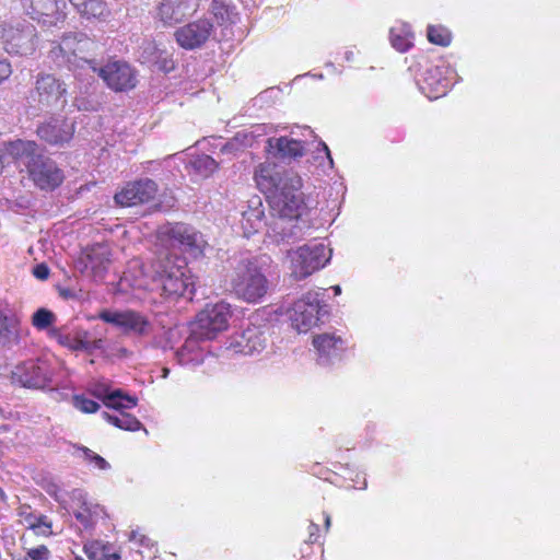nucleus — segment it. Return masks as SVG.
Instances as JSON below:
<instances>
[{
  "mask_svg": "<svg viewBox=\"0 0 560 560\" xmlns=\"http://www.w3.org/2000/svg\"><path fill=\"white\" fill-rule=\"evenodd\" d=\"M319 527L317 524L315 523H311L310 524V538H308V541L310 542H315L316 541V533L318 532Z\"/></svg>",
  "mask_w": 560,
  "mask_h": 560,
  "instance_id": "de8ad7c7",
  "label": "nucleus"
},
{
  "mask_svg": "<svg viewBox=\"0 0 560 560\" xmlns=\"http://www.w3.org/2000/svg\"><path fill=\"white\" fill-rule=\"evenodd\" d=\"M267 340V329L260 326L249 325L242 332L233 337L230 349L235 353L253 355L254 353L261 352L266 348Z\"/></svg>",
  "mask_w": 560,
  "mask_h": 560,
  "instance_id": "dca6fc26",
  "label": "nucleus"
},
{
  "mask_svg": "<svg viewBox=\"0 0 560 560\" xmlns=\"http://www.w3.org/2000/svg\"><path fill=\"white\" fill-rule=\"evenodd\" d=\"M211 12L217 16L223 19L224 14L228 12L224 3L219 0H212L211 2Z\"/></svg>",
  "mask_w": 560,
  "mask_h": 560,
  "instance_id": "49530a36",
  "label": "nucleus"
},
{
  "mask_svg": "<svg viewBox=\"0 0 560 560\" xmlns=\"http://www.w3.org/2000/svg\"><path fill=\"white\" fill-rule=\"evenodd\" d=\"M73 132V124L61 118H50L37 127L38 137L52 145L68 143L72 139Z\"/></svg>",
  "mask_w": 560,
  "mask_h": 560,
  "instance_id": "6ab92c4d",
  "label": "nucleus"
},
{
  "mask_svg": "<svg viewBox=\"0 0 560 560\" xmlns=\"http://www.w3.org/2000/svg\"><path fill=\"white\" fill-rule=\"evenodd\" d=\"M0 42L9 55L30 56L37 47L36 27L27 21L0 25Z\"/></svg>",
  "mask_w": 560,
  "mask_h": 560,
  "instance_id": "423d86ee",
  "label": "nucleus"
},
{
  "mask_svg": "<svg viewBox=\"0 0 560 560\" xmlns=\"http://www.w3.org/2000/svg\"><path fill=\"white\" fill-rule=\"evenodd\" d=\"M102 416L110 424L126 431H138L142 428V423L135 416L127 412H119L118 416H115L104 411Z\"/></svg>",
  "mask_w": 560,
  "mask_h": 560,
  "instance_id": "473e14b6",
  "label": "nucleus"
},
{
  "mask_svg": "<svg viewBox=\"0 0 560 560\" xmlns=\"http://www.w3.org/2000/svg\"><path fill=\"white\" fill-rule=\"evenodd\" d=\"M56 320V315L47 308H38L32 316V324L38 330H45L52 328V324Z\"/></svg>",
  "mask_w": 560,
  "mask_h": 560,
  "instance_id": "c9c22d12",
  "label": "nucleus"
},
{
  "mask_svg": "<svg viewBox=\"0 0 560 560\" xmlns=\"http://www.w3.org/2000/svg\"><path fill=\"white\" fill-rule=\"evenodd\" d=\"M214 32V25L210 19H198L178 27L174 37L176 43L186 50L202 47Z\"/></svg>",
  "mask_w": 560,
  "mask_h": 560,
  "instance_id": "f8f14e48",
  "label": "nucleus"
},
{
  "mask_svg": "<svg viewBox=\"0 0 560 560\" xmlns=\"http://www.w3.org/2000/svg\"><path fill=\"white\" fill-rule=\"evenodd\" d=\"M445 70V66H434L425 71L420 89L428 98L436 100L447 93L450 81L443 77Z\"/></svg>",
  "mask_w": 560,
  "mask_h": 560,
  "instance_id": "5701e85b",
  "label": "nucleus"
},
{
  "mask_svg": "<svg viewBox=\"0 0 560 560\" xmlns=\"http://www.w3.org/2000/svg\"><path fill=\"white\" fill-rule=\"evenodd\" d=\"M80 262L84 265V271L90 270L94 278L103 279L110 262L108 247L103 244L93 245Z\"/></svg>",
  "mask_w": 560,
  "mask_h": 560,
  "instance_id": "4be33fe9",
  "label": "nucleus"
},
{
  "mask_svg": "<svg viewBox=\"0 0 560 560\" xmlns=\"http://www.w3.org/2000/svg\"><path fill=\"white\" fill-rule=\"evenodd\" d=\"M12 74L11 63L7 59H0V84Z\"/></svg>",
  "mask_w": 560,
  "mask_h": 560,
  "instance_id": "a18cd8bd",
  "label": "nucleus"
},
{
  "mask_svg": "<svg viewBox=\"0 0 560 560\" xmlns=\"http://www.w3.org/2000/svg\"><path fill=\"white\" fill-rule=\"evenodd\" d=\"M50 273V270L46 264H38L33 268V275L38 280H46L48 279Z\"/></svg>",
  "mask_w": 560,
  "mask_h": 560,
  "instance_id": "c03bdc74",
  "label": "nucleus"
},
{
  "mask_svg": "<svg viewBox=\"0 0 560 560\" xmlns=\"http://www.w3.org/2000/svg\"><path fill=\"white\" fill-rule=\"evenodd\" d=\"M322 145L327 154V158L329 159L330 163H332V159H331V155H330V151L328 149V147L326 145V143L322 142Z\"/></svg>",
  "mask_w": 560,
  "mask_h": 560,
  "instance_id": "8fccbe9b",
  "label": "nucleus"
},
{
  "mask_svg": "<svg viewBox=\"0 0 560 560\" xmlns=\"http://www.w3.org/2000/svg\"><path fill=\"white\" fill-rule=\"evenodd\" d=\"M69 2L86 20H105L109 15L104 0H69Z\"/></svg>",
  "mask_w": 560,
  "mask_h": 560,
  "instance_id": "cd10ccee",
  "label": "nucleus"
},
{
  "mask_svg": "<svg viewBox=\"0 0 560 560\" xmlns=\"http://www.w3.org/2000/svg\"><path fill=\"white\" fill-rule=\"evenodd\" d=\"M313 346L317 351V361L320 365H329L340 359L345 351V341L334 334H320L313 338Z\"/></svg>",
  "mask_w": 560,
  "mask_h": 560,
  "instance_id": "aec40b11",
  "label": "nucleus"
},
{
  "mask_svg": "<svg viewBox=\"0 0 560 560\" xmlns=\"http://www.w3.org/2000/svg\"><path fill=\"white\" fill-rule=\"evenodd\" d=\"M163 372H164V375H163V376L165 377V376L167 375V373H168V370H167V369H164V371H163Z\"/></svg>",
  "mask_w": 560,
  "mask_h": 560,
  "instance_id": "5fc2aeb1",
  "label": "nucleus"
},
{
  "mask_svg": "<svg viewBox=\"0 0 560 560\" xmlns=\"http://www.w3.org/2000/svg\"><path fill=\"white\" fill-rule=\"evenodd\" d=\"M19 325L14 318L0 313V346L11 348L19 343Z\"/></svg>",
  "mask_w": 560,
  "mask_h": 560,
  "instance_id": "c756f323",
  "label": "nucleus"
},
{
  "mask_svg": "<svg viewBox=\"0 0 560 560\" xmlns=\"http://www.w3.org/2000/svg\"><path fill=\"white\" fill-rule=\"evenodd\" d=\"M161 55L162 51L152 42H148L142 47L141 58L143 59V62L158 63L159 59L161 58Z\"/></svg>",
  "mask_w": 560,
  "mask_h": 560,
  "instance_id": "ea45409f",
  "label": "nucleus"
},
{
  "mask_svg": "<svg viewBox=\"0 0 560 560\" xmlns=\"http://www.w3.org/2000/svg\"><path fill=\"white\" fill-rule=\"evenodd\" d=\"M95 43L84 33L73 32L62 36L61 42L51 48L50 57L58 67H66L77 73L79 70H91L97 73L105 84L115 92H127L137 85V72L125 60L110 59L100 66L88 55Z\"/></svg>",
  "mask_w": 560,
  "mask_h": 560,
  "instance_id": "f257e3e1",
  "label": "nucleus"
},
{
  "mask_svg": "<svg viewBox=\"0 0 560 560\" xmlns=\"http://www.w3.org/2000/svg\"><path fill=\"white\" fill-rule=\"evenodd\" d=\"M219 164L217 161L210 155H199L192 161V167L197 173H199L203 177L210 176L213 172L217 171Z\"/></svg>",
  "mask_w": 560,
  "mask_h": 560,
  "instance_id": "f704fd0d",
  "label": "nucleus"
},
{
  "mask_svg": "<svg viewBox=\"0 0 560 560\" xmlns=\"http://www.w3.org/2000/svg\"><path fill=\"white\" fill-rule=\"evenodd\" d=\"M110 546L101 541L84 545V552L90 560H118L119 556L110 552Z\"/></svg>",
  "mask_w": 560,
  "mask_h": 560,
  "instance_id": "72a5a7b5",
  "label": "nucleus"
},
{
  "mask_svg": "<svg viewBox=\"0 0 560 560\" xmlns=\"http://www.w3.org/2000/svg\"><path fill=\"white\" fill-rule=\"evenodd\" d=\"M73 405L77 409L85 413H94L100 409V405L96 401L89 399L83 395H74Z\"/></svg>",
  "mask_w": 560,
  "mask_h": 560,
  "instance_id": "58836bf2",
  "label": "nucleus"
},
{
  "mask_svg": "<svg viewBox=\"0 0 560 560\" xmlns=\"http://www.w3.org/2000/svg\"><path fill=\"white\" fill-rule=\"evenodd\" d=\"M231 291L247 303H258L267 294L269 282L256 258L244 257L235 261L229 275Z\"/></svg>",
  "mask_w": 560,
  "mask_h": 560,
  "instance_id": "20e7f679",
  "label": "nucleus"
},
{
  "mask_svg": "<svg viewBox=\"0 0 560 560\" xmlns=\"http://www.w3.org/2000/svg\"><path fill=\"white\" fill-rule=\"evenodd\" d=\"M5 155H8V153L5 151V144H4L3 149L0 150V174L2 173L3 167H4V156Z\"/></svg>",
  "mask_w": 560,
  "mask_h": 560,
  "instance_id": "09e8293b",
  "label": "nucleus"
},
{
  "mask_svg": "<svg viewBox=\"0 0 560 560\" xmlns=\"http://www.w3.org/2000/svg\"><path fill=\"white\" fill-rule=\"evenodd\" d=\"M199 8V0H162L158 7L156 18L164 25H175Z\"/></svg>",
  "mask_w": 560,
  "mask_h": 560,
  "instance_id": "a211bd4d",
  "label": "nucleus"
},
{
  "mask_svg": "<svg viewBox=\"0 0 560 560\" xmlns=\"http://www.w3.org/2000/svg\"><path fill=\"white\" fill-rule=\"evenodd\" d=\"M11 381L21 387L44 388L50 382L48 366L44 362L25 361L18 364L11 372Z\"/></svg>",
  "mask_w": 560,
  "mask_h": 560,
  "instance_id": "ddd939ff",
  "label": "nucleus"
},
{
  "mask_svg": "<svg viewBox=\"0 0 560 560\" xmlns=\"http://www.w3.org/2000/svg\"><path fill=\"white\" fill-rule=\"evenodd\" d=\"M75 560H84V559L81 557H75Z\"/></svg>",
  "mask_w": 560,
  "mask_h": 560,
  "instance_id": "6e6d98bb",
  "label": "nucleus"
},
{
  "mask_svg": "<svg viewBox=\"0 0 560 560\" xmlns=\"http://www.w3.org/2000/svg\"><path fill=\"white\" fill-rule=\"evenodd\" d=\"M332 290H334L336 295L341 293V288L339 285H334Z\"/></svg>",
  "mask_w": 560,
  "mask_h": 560,
  "instance_id": "603ef678",
  "label": "nucleus"
},
{
  "mask_svg": "<svg viewBox=\"0 0 560 560\" xmlns=\"http://www.w3.org/2000/svg\"><path fill=\"white\" fill-rule=\"evenodd\" d=\"M156 290L170 299H192L195 287L191 277L187 275L185 267L167 261L153 279Z\"/></svg>",
  "mask_w": 560,
  "mask_h": 560,
  "instance_id": "0eeeda50",
  "label": "nucleus"
},
{
  "mask_svg": "<svg viewBox=\"0 0 560 560\" xmlns=\"http://www.w3.org/2000/svg\"><path fill=\"white\" fill-rule=\"evenodd\" d=\"M98 318L117 327L126 336L143 338L153 331V325L148 317L133 310H104L98 314Z\"/></svg>",
  "mask_w": 560,
  "mask_h": 560,
  "instance_id": "1a4fd4ad",
  "label": "nucleus"
},
{
  "mask_svg": "<svg viewBox=\"0 0 560 560\" xmlns=\"http://www.w3.org/2000/svg\"><path fill=\"white\" fill-rule=\"evenodd\" d=\"M306 229L308 226L301 218L278 217L270 225L269 236L277 244H291L302 240Z\"/></svg>",
  "mask_w": 560,
  "mask_h": 560,
  "instance_id": "f3484780",
  "label": "nucleus"
},
{
  "mask_svg": "<svg viewBox=\"0 0 560 560\" xmlns=\"http://www.w3.org/2000/svg\"><path fill=\"white\" fill-rule=\"evenodd\" d=\"M253 205L248 210L242 213V224L246 230L258 231L262 226L264 210L261 207V200L257 198L252 201Z\"/></svg>",
  "mask_w": 560,
  "mask_h": 560,
  "instance_id": "2f4dec72",
  "label": "nucleus"
},
{
  "mask_svg": "<svg viewBox=\"0 0 560 560\" xmlns=\"http://www.w3.org/2000/svg\"><path fill=\"white\" fill-rule=\"evenodd\" d=\"M389 40L396 50L400 52L407 51L412 45V33L409 25L399 24L393 26L389 31Z\"/></svg>",
  "mask_w": 560,
  "mask_h": 560,
  "instance_id": "7c9ffc66",
  "label": "nucleus"
},
{
  "mask_svg": "<svg viewBox=\"0 0 560 560\" xmlns=\"http://www.w3.org/2000/svg\"><path fill=\"white\" fill-rule=\"evenodd\" d=\"M255 180L268 195L271 211L278 217L301 218L306 205L301 192L302 179L292 170H280L272 164H260Z\"/></svg>",
  "mask_w": 560,
  "mask_h": 560,
  "instance_id": "f03ea898",
  "label": "nucleus"
},
{
  "mask_svg": "<svg viewBox=\"0 0 560 560\" xmlns=\"http://www.w3.org/2000/svg\"><path fill=\"white\" fill-rule=\"evenodd\" d=\"M89 337H90V335L84 338L83 345L86 348H82L81 351H85L88 353H93L95 350H101L103 348V345H104L103 339L98 338V339L90 340Z\"/></svg>",
  "mask_w": 560,
  "mask_h": 560,
  "instance_id": "37998d69",
  "label": "nucleus"
},
{
  "mask_svg": "<svg viewBox=\"0 0 560 560\" xmlns=\"http://www.w3.org/2000/svg\"><path fill=\"white\" fill-rule=\"evenodd\" d=\"M24 12L32 18L48 25H57L65 20V0H21Z\"/></svg>",
  "mask_w": 560,
  "mask_h": 560,
  "instance_id": "2eb2a0df",
  "label": "nucleus"
},
{
  "mask_svg": "<svg viewBox=\"0 0 560 560\" xmlns=\"http://www.w3.org/2000/svg\"><path fill=\"white\" fill-rule=\"evenodd\" d=\"M61 294L65 296V298H68L71 295V293L68 291V290H65L61 292Z\"/></svg>",
  "mask_w": 560,
  "mask_h": 560,
  "instance_id": "864d4df0",
  "label": "nucleus"
},
{
  "mask_svg": "<svg viewBox=\"0 0 560 560\" xmlns=\"http://www.w3.org/2000/svg\"><path fill=\"white\" fill-rule=\"evenodd\" d=\"M5 151L13 160L22 161L31 180L39 189L51 191L62 184L63 171L40 152L35 141L18 139L7 142Z\"/></svg>",
  "mask_w": 560,
  "mask_h": 560,
  "instance_id": "7ed1b4c3",
  "label": "nucleus"
},
{
  "mask_svg": "<svg viewBox=\"0 0 560 560\" xmlns=\"http://www.w3.org/2000/svg\"><path fill=\"white\" fill-rule=\"evenodd\" d=\"M79 450L83 453L84 459L101 470H107L110 468L109 463L103 458L101 455L94 453L92 450L80 446Z\"/></svg>",
  "mask_w": 560,
  "mask_h": 560,
  "instance_id": "4c0bfd02",
  "label": "nucleus"
},
{
  "mask_svg": "<svg viewBox=\"0 0 560 560\" xmlns=\"http://www.w3.org/2000/svg\"><path fill=\"white\" fill-rule=\"evenodd\" d=\"M168 238L185 250L201 252L203 238L192 226L178 222L171 224L164 232Z\"/></svg>",
  "mask_w": 560,
  "mask_h": 560,
  "instance_id": "412c9836",
  "label": "nucleus"
},
{
  "mask_svg": "<svg viewBox=\"0 0 560 560\" xmlns=\"http://www.w3.org/2000/svg\"><path fill=\"white\" fill-rule=\"evenodd\" d=\"M96 396L103 400L106 407L115 409L118 412H125L127 409H132L138 404L137 397L127 395L121 389L110 390L104 386H101L97 389Z\"/></svg>",
  "mask_w": 560,
  "mask_h": 560,
  "instance_id": "a878e982",
  "label": "nucleus"
},
{
  "mask_svg": "<svg viewBox=\"0 0 560 560\" xmlns=\"http://www.w3.org/2000/svg\"><path fill=\"white\" fill-rule=\"evenodd\" d=\"M50 551L45 545H40L36 548H30L26 550L25 560H49Z\"/></svg>",
  "mask_w": 560,
  "mask_h": 560,
  "instance_id": "a19ab883",
  "label": "nucleus"
},
{
  "mask_svg": "<svg viewBox=\"0 0 560 560\" xmlns=\"http://www.w3.org/2000/svg\"><path fill=\"white\" fill-rule=\"evenodd\" d=\"M158 184L150 178H141L128 183L120 191L115 194L114 200L121 207H135L154 199Z\"/></svg>",
  "mask_w": 560,
  "mask_h": 560,
  "instance_id": "4468645a",
  "label": "nucleus"
},
{
  "mask_svg": "<svg viewBox=\"0 0 560 560\" xmlns=\"http://www.w3.org/2000/svg\"><path fill=\"white\" fill-rule=\"evenodd\" d=\"M18 515L21 518V523L27 528L33 529L36 534L44 536L51 534V524L48 522L47 516L43 514H34L30 505H20L18 509Z\"/></svg>",
  "mask_w": 560,
  "mask_h": 560,
  "instance_id": "bb28decb",
  "label": "nucleus"
},
{
  "mask_svg": "<svg viewBox=\"0 0 560 560\" xmlns=\"http://www.w3.org/2000/svg\"><path fill=\"white\" fill-rule=\"evenodd\" d=\"M232 315L231 305L224 301L208 305L197 315L194 323L208 339H214L217 335L225 330Z\"/></svg>",
  "mask_w": 560,
  "mask_h": 560,
  "instance_id": "9b49d317",
  "label": "nucleus"
},
{
  "mask_svg": "<svg viewBox=\"0 0 560 560\" xmlns=\"http://www.w3.org/2000/svg\"><path fill=\"white\" fill-rule=\"evenodd\" d=\"M428 39L435 45L448 46L452 36L447 28L443 26L430 25L428 27Z\"/></svg>",
  "mask_w": 560,
  "mask_h": 560,
  "instance_id": "e433bc0d",
  "label": "nucleus"
},
{
  "mask_svg": "<svg viewBox=\"0 0 560 560\" xmlns=\"http://www.w3.org/2000/svg\"><path fill=\"white\" fill-rule=\"evenodd\" d=\"M330 256L331 250L323 243H310L288 250L290 275L294 280H303L324 268Z\"/></svg>",
  "mask_w": 560,
  "mask_h": 560,
  "instance_id": "39448f33",
  "label": "nucleus"
},
{
  "mask_svg": "<svg viewBox=\"0 0 560 560\" xmlns=\"http://www.w3.org/2000/svg\"><path fill=\"white\" fill-rule=\"evenodd\" d=\"M48 335L62 347L72 351H81L82 348H86L83 345V340L89 336V331L78 326L63 325L50 328Z\"/></svg>",
  "mask_w": 560,
  "mask_h": 560,
  "instance_id": "b1692460",
  "label": "nucleus"
},
{
  "mask_svg": "<svg viewBox=\"0 0 560 560\" xmlns=\"http://www.w3.org/2000/svg\"><path fill=\"white\" fill-rule=\"evenodd\" d=\"M66 83L54 74L40 72L35 77L34 89L31 91V100L40 109L63 107L67 103Z\"/></svg>",
  "mask_w": 560,
  "mask_h": 560,
  "instance_id": "6e6552de",
  "label": "nucleus"
},
{
  "mask_svg": "<svg viewBox=\"0 0 560 560\" xmlns=\"http://www.w3.org/2000/svg\"><path fill=\"white\" fill-rule=\"evenodd\" d=\"M319 296V292L311 291L294 302L291 320L300 332H306L327 315V305Z\"/></svg>",
  "mask_w": 560,
  "mask_h": 560,
  "instance_id": "9d476101",
  "label": "nucleus"
},
{
  "mask_svg": "<svg viewBox=\"0 0 560 560\" xmlns=\"http://www.w3.org/2000/svg\"><path fill=\"white\" fill-rule=\"evenodd\" d=\"M330 524H331L330 516H329L328 514H326V515H325V528H326V530H328V529H329Z\"/></svg>",
  "mask_w": 560,
  "mask_h": 560,
  "instance_id": "3c124183",
  "label": "nucleus"
},
{
  "mask_svg": "<svg viewBox=\"0 0 560 560\" xmlns=\"http://www.w3.org/2000/svg\"><path fill=\"white\" fill-rule=\"evenodd\" d=\"M209 340L203 336V332L192 324L190 332L187 336L184 345L176 351V357L180 364H186L192 359L189 357L192 352L198 349L200 342Z\"/></svg>",
  "mask_w": 560,
  "mask_h": 560,
  "instance_id": "c85d7f7f",
  "label": "nucleus"
},
{
  "mask_svg": "<svg viewBox=\"0 0 560 560\" xmlns=\"http://www.w3.org/2000/svg\"><path fill=\"white\" fill-rule=\"evenodd\" d=\"M74 517L85 527H91L93 525L92 520V512L91 509L86 505V503L83 504V508L81 511L74 512Z\"/></svg>",
  "mask_w": 560,
  "mask_h": 560,
  "instance_id": "79ce46f5",
  "label": "nucleus"
},
{
  "mask_svg": "<svg viewBox=\"0 0 560 560\" xmlns=\"http://www.w3.org/2000/svg\"><path fill=\"white\" fill-rule=\"evenodd\" d=\"M267 149L270 154L279 159H292L304 154L302 142L288 137L269 138Z\"/></svg>",
  "mask_w": 560,
  "mask_h": 560,
  "instance_id": "393cba45",
  "label": "nucleus"
}]
</instances>
